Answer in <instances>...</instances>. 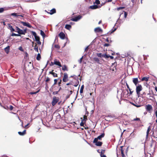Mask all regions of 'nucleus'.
Returning a JSON list of instances; mask_svg holds the SVG:
<instances>
[{
  "mask_svg": "<svg viewBox=\"0 0 157 157\" xmlns=\"http://www.w3.org/2000/svg\"><path fill=\"white\" fill-rule=\"evenodd\" d=\"M54 64L58 66L59 67H62V65L60 63L59 61H57L56 59H55L54 60Z\"/></svg>",
  "mask_w": 157,
  "mask_h": 157,
  "instance_id": "9b49d317",
  "label": "nucleus"
},
{
  "mask_svg": "<svg viewBox=\"0 0 157 157\" xmlns=\"http://www.w3.org/2000/svg\"><path fill=\"white\" fill-rule=\"evenodd\" d=\"M63 74L62 80L63 82H66L68 80V75L67 73H64Z\"/></svg>",
  "mask_w": 157,
  "mask_h": 157,
  "instance_id": "0eeeda50",
  "label": "nucleus"
},
{
  "mask_svg": "<svg viewBox=\"0 0 157 157\" xmlns=\"http://www.w3.org/2000/svg\"><path fill=\"white\" fill-rule=\"evenodd\" d=\"M45 11L47 12L48 13L51 15L55 13H56V10L54 8H53V9H52V10H51L50 11V12L47 11L46 10H45Z\"/></svg>",
  "mask_w": 157,
  "mask_h": 157,
  "instance_id": "4468645a",
  "label": "nucleus"
},
{
  "mask_svg": "<svg viewBox=\"0 0 157 157\" xmlns=\"http://www.w3.org/2000/svg\"><path fill=\"white\" fill-rule=\"evenodd\" d=\"M87 117L86 115H84L83 116V119H82V118H81V119H82V121H84L85 123L86 121Z\"/></svg>",
  "mask_w": 157,
  "mask_h": 157,
  "instance_id": "b1692460",
  "label": "nucleus"
},
{
  "mask_svg": "<svg viewBox=\"0 0 157 157\" xmlns=\"http://www.w3.org/2000/svg\"><path fill=\"white\" fill-rule=\"evenodd\" d=\"M19 49L21 51H23V49H22V47H19Z\"/></svg>",
  "mask_w": 157,
  "mask_h": 157,
  "instance_id": "680f3d73",
  "label": "nucleus"
},
{
  "mask_svg": "<svg viewBox=\"0 0 157 157\" xmlns=\"http://www.w3.org/2000/svg\"><path fill=\"white\" fill-rule=\"evenodd\" d=\"M54 70H52V71H50L49 73L52 74L54 77H56L58 76L57 74L53 72Z\"/></svg>",
  "mask_w": 157,
  "mask_h": 157,
  "instance_id": "f3484780",
  "label": "nucleus"
},
{
  "mask_svg": "<svg viewBox=\"0 0 157 157\" xmlns=\"http://www.w3.org/2000/svg\"><path fill=\"white\" fill-rule=\"evenodd\" d=\"M109 117H111L110 116H105V120L107 121H112V119H110L109 118Z\"/></svg>",
  "mask_w": 157,
  "mask_h": 157,
  "instance_id": "a878e982",
  "label": "nucleus"
},
{
  "mask_svg": "<svg viewBox=\"0 0 157 157\" xmlns=\"http://www.w3.org/2000/svg\"><path fill=\"white\" fill-rule=\"evenodd\" d=\"M110 45H111L110 44H109L105 43V44H104V47H108V46H110Z\"/></svg>",
  "mask_w": 157,
  "mask_h": 157,
  "instance_id": "49530a36",
  "label": "nucleus"
},
{
  "mask_svg": "<svg viewBox=\"0 0 157 157\" xmlns=\"http://www.w3.org/2000/svg\"><path fill=\"white\" fill-rule=\"evenodd\" d=\"M41 59V56L39 53H38L36 58V59L38 60H40Z\"/></svg>",
  "mask_w": 157,
  "mask_h": 157,
  "instance_id": "72a5a7b5",
  "label": "nucleus"
},
{
  "mask_svg": "<svg viewBox=\"0 0 157 157\" xmlns=\"http://www.w3.org/2000/svg\"><path fill=\"white\" fill-rule=\"evenodd\" d=\"M145 109L146 111L149 113H151L152 110V107L151 105L148 104L145 106Z\"/></svg>",
  "mask_w": 157,
  "mask_h": 157,
  "instance_id": "20e7f679",
  "label": "nucleus"
},
{
  "mask_svg": "<svg viewBox=\"0 0 157 157\" xmlns=\"http://www.w3.org/2000/svg\"><path fill=\"white\" fill-rule=\"evenodd\" d=\"M116 30V28H114V29H112V32H111V33H112L113 32H114Z\"/></svg>",
  "mask_w": 157,
  "mask_h": 157,
  "instance_id": "e2e57ef3",
  "label": "nucleus"
},
{
  "mask_svg": "<svg viewBox=\"0 0 157 157\" xmlns=\"http://www.w3.org/2000/svg\"><path fill=\"white\" fill-rule=\"evenodd\" d=\"M150 129H151V128H150V126H149L148 128H147V135H146V136H147V137L149 134V132L150 131Z\"/></svg>",
  "mask_w": 157,
  "mask_h": 157,
  "instance_id": "7c9ffc66",
  "label": "nucleus"
},
{
  "mask_svg": "<svg viewBox=\"0 0 157 157\" xmlns=\"http://www.w3.org/2000/svg\"><path fill=\"white\" fill-rule=\"evenodd\" d=\"M95 3L97 4V5L99 4H100V1L99 0H96Z\"/></svg>",
  "mask_w": 157,
  "mask_h": 157,
  "instance_id": "a19ab883",
  "label": "nucleus"
},
{
  "mask_svg": "<svg viewBox=\"0 0 157 157\" xmlns=\"http://www.w3.org/2000/svg\"><path fill=\"white\" fill-rule=\"evenodd\" d=\"M58 92H59V91H54L53 92L52 94L53 95H55V94H58Z\"/></svg>",
  "mask_w": 157,
  "mask_h": 157,
  "instance_id": "5fc2aeb1",
  "label": "nucleus"
},
{
  "mask_svg": "<svg viewBox=\"0 0 157 157\" xmlns=\"http://www.w3.org/2000/svg\"><path fill=\"white\" fill-rule=\"evenodd\" d=\"M109 57L111 59H113L114 57L112 56H109Z\"/></svg>",
  "mask_w": 157,
  "mask_h": 157,
  "instance_id": "774afa93",
  "label": "nucleus"
},
{
  "mask_svg": "<svg viewBox=\"0 0 157 157\" xmlns=\"http://www.w3.org/2000/svg\"><path fill=\"white\" fill-rule=\"evenodd\" d=\"M106 41L110 43H111L112 42V40H109V38H107V39L106 40Z\"/></svg>",
  "mask_w": 157,
  "mask_h": 157,
  "instance_id": "a18cd8bd",
  "label": "nucleus"
},
{
  "mask_svg": "<svg viewBox=\"0 0 157 157\" xmlns=\"http://www.w3.org/2000/svg\"><path fill=\"white\" fill-rule=\"evenodd\" d=\"M21 23L23 25L27 26L29 28H31L32 27V26L29 23H27L26 22L23 21H21Z\"/></svg>",
  "mask_w": 157,
  "mask_h": 157,
  "instance_id": "9d476101",
  "label": "nucleus"
},
{
  "mask_svg": "<svg viewBox=\"0 0 157 157\" xmlns=\"http://www.w3.org/2000/svg\"><path fill=\"white\" fill-rule=\"evenodd\" d=\"M18 134L21 136H23L26 134V130H25L23 132H18Z\"/></svg>",
  "mask_w": 157,
  "mask_h": 157,
  "instance_id": "412c9836",
  "label": "nucleus"
},
{
  "mask_svg": "<svg viewBox=\"0 0 157 157\" xmlns=\"http://www.w3.org/2000/svg\"><path fill=\"white\" fill-rule=\"evenodd\" d=\"M65 28L66 29L69 30L71 29V26L70 25L67 24L66 25Z\"/></svg>",
  "mask_w": 157,
  "mask_h": 157,
  "instance_id": "5701e85b",
  "label": "nucleus"
},
{
  "mask_svg": "<svg viewBox=\"0 0 157 157\" xmlns=\"http://www.w3.org/2000/svg\"><path fill=\"white\" fill-rule=\"evenodd\" d=\"M34 49L35 51L38 52V47L37 46L36 44H35V45L34 46Z\"/></svg>",
  "mask_w": 157,
  "mask_h": 157,
  "instance_id": "c756f323",
  "label": "nucleus"
},
{
  "mask_svg": "<svg viewBox=\"0 0 157 157\" xmlns=\"http://www.w3.org/2000/svg\"><path fill=\"white\" fill-rule=\"evenodd\" d=\"M124 15L125 17H126L127 15V13L126 12H124Z\"/></svg>",
  "mask_w": 157,
  "mask_h": 157,
  "instance_id": "052dcab7",
  "label": "nucleus"
},
{
  "mask_svg": "<svg viewBox=\"0 0 157 157\" xmlns=\"http://www.w3.org/2000/svg\"><path fill=\"white\" fill-rule=\"evenodd\" d=\"M4 10V9L3 8H0V13H2L3 12Z\"/></svg>",
  "mask_w": 157,
  "mask_h": 157,
  "instance_id": "13d9d810",
  "label": "nucleus"
},
{
  "mask_svg": "<svg viewBox=\"0 0 157 157\" xmlns=\"http://www.w3.org/2000/svg\"><path fill=\"white\" fill-rule=\"evenodd\" d=\"M59 98H57L56 97H53V100L52 101V104L53 106L55 105L59 101Z\"/></svg>",
  "mask_w": 157,
  "mask_h": 157,
  "instance_id": "423d86ee",
  "label": "nucleus"
},
{
  "mask_svg": "<svg viewBox=\"0 0 157 157\" xmlns=\"http://www.w3.org/2000/svg\"><path fill=\"white\" fill-rule=\"evenodd\" d=\"M9 27L10 28V30L11 32L15 31L14 29L13 28L12 26L11 25H9Z\"/></svg>",
  "mask_w": 157,
  "mask_h": 157,
  "instance_id": "473e14b6",
  "label": "nucleus"
},
{
  "mask_svg": "<svg viewBox=\"0 0 157 157\" xmlns=\"http://www.w3.org/2000/svg\"><path fill=\"white\" fill-rule=\"evenodd\" d=\"M132 82L136 86L137 85V84L139 83L138 78H133Z\"/></svg>",
  "mask_w": 157,
  "mask_h": 157,
  "instance_id": "f8f14e48",
  "label": "nucleus"
},
{
  "mask_svg": "<svg viewBox=\"0 0 157 157\" xmlns=\"http://www.w3.org/2000/svg\"><path fill=\"white\" fill-rule=\"evenodd\" d=\"M140 121V118H136L133 119V121Z\"/></svg>",
  "mask_w": 157,
  "mask_h": 157,
  "instance_id": "864d4df0",
  "label": "nucleus"
},
{
  "mask_svg": "<svg viewBox=\"0 0 157 157\" xmlns=\"http://www.w3.org/2000/svg\"><path fill=\"white\" fill-rule=\"evenodd\" d=\"M105 135V134L104 132L102 133L101 135L98 136L97 138H95L94 141L93 142H96L97 141H98V140H101V138L103 137Z\"/></svg>",
  "mask_w": 157,
  "mask_h": 157,
  "instance_id": "39448f33",
  "label": "nucleus"
},
{
  "mask_svg": "<svg viewBox=\"0 0 157 157\" xmlns=\"http://www.w3.org/2000/svg\"><path fill=\"white\" fill-rule=\"evenodd\" d=\"M10 49V46H8L4 48V51L7 54H8L9 52Z\"/></svg>",
  "mask_w": 157,
  "mask_h": 157,
  "instance_id": "6ab92c4d",
  "label": "nucleus"
},
{
  "mask_svg": "<svg viewBox=\"0 0 157 157\" xmlns=\"http://www.w3.org/2000/svg\"><path fill=\"white\" fill-rule=\"evenodd\" d=\"M40 90L39 89L37 91L35 92H30L29 93V94H36L38 92H39L40 91Z\"/></svg>",
  "mask_w": 157,
  "mask_h": 157,
  "instance_id": "cd10ccee",
  "label": "nucleus"
},
{
  "mask_svg": "<svg viewBox=\"0 0 157 157\" xmlns=\"http://www.w3.org/2000/svg\"><path fill=\"white\" fill-rule=\"evenodd\" d=\"M13 109V107L11 105H10V110H12Z\"/></svg>",
  "mask_w": 157,
  "mask_h": 157,
  "instance_id": "0e129e2a",
  "label": "nucleus"
},
{
  "mask_svg": "<svg viewBox=\"0 0 157 157\" xmlns=\"http://www.w3.org/2000/svg\"><path fill=\"white\" fill-rule=\"evenodd\" d=\"M16 31L15 32H17L18 34L20 35H25V33H27L26 29H25L23 30L20 29L19 28L17 27H16Z\"/></svg>",
  "mask_w": 157,
  "mask_h": 157,
  "instance_id": "f03ea898",
  "label": "nucleus"
},
{
  "mask_svg": "<svg viewBox=\"0 0 157 157\" xmlns=\"http://www.w3.org/2000/svg\"><path fill=\"white\" fill-rule=\"evenodd\" d=\"M82 17V16L81 15H79L74 18H72L71 20L74 21H77L81 18Z\"/></svg>",
  "mask_w": 157,
  "mask_h": 157,
  "instance_id": "1a4fd4ad",
  "label": "nucleus"
},
{
  "mask_svg": "<svg viewBox=\"0 0 157 157\" xmlns=\"http://www.w3.org/2000/svg\"><path fill=\"white\" fill-rule=\"evenodd\" d=\"M145 157H153L151 155V154L150 153H147V154H145Z\"/></svg>",
  "mask_w": 157,
  "mask_h": 157,
  "instance_id": "c9c22d12",
  "label": "nucleus"
},
{
  "mask_svg": "<svg viewBox=\"0 0 157 157\" xmlns=\"http://www.w3.org/2000/svg\"><path fill=\"white\" fill-rule=\"evenodd\" d=\"M59 36L61 39H65V35L63 32H60L59 34Z\"/></svg>",
  "mask_w": 157,
  "mask_h": 157,
  "instance_id": "2eb2a0df",
  "label": "nucleus"
},
{
  "mask_svg": "<svg viewBox=\"0 0 157 157\" xmlns=\"http://www.w3.org/2000/svg\"><path fill=\"white\" fill-rule=\"evenodd\" d=\"M58 79H55L54 80V83L53 84V85H56L57 84V82Z\"/></svg>",
  "mask_w": 157,
  "mask_h": 157,
  "instance_id": "79ce46f5",
  "label": "nucleus"
},
{
  "mask_svg": "<svg viewBox=\"0 0 157 157\" xmlns=\"http://www.w3.org/2000/svg\"><path fill=\"white\" fill-rule=\"evenodd\" d=\"M126 86H127V88L129 90H130V89H131L129 88V87L127 83H126Z\"/></svg>",
  "mask_w": 157,
  "mask_h": 157,
  "instance_id": "69168bd1",
  "label": "nucleus"
},
{
  "mask_svg": "<svg viewBox=\"0 0 157 157\" xmlns=\"http://www.w3.org/2000/svg\"><path fill=\"white\" fill-rule=\"evenodd\" d=\"M31 33L34 36L35 41H37L40 40V37L37 36L35 32L32 31L31 32Z\"/></svg>",
  "mask_w": 157,
  "mask_h": 157,
  "instance_id": "6e6552de",
  "label": "nucleus"
},
{
  "mask_svg": "<svg viewBox=\"0 0 157 157\" xmlns=\"http://www.w3.org/2000/svg\"><path fill=\"white\" fill-rule=\"evenodd\" d=\"M104 57L105 58H109V56L107 55L106 54H104Z\"/></svg>",
  "mask_w": 157,
  "mask_h": 157,
  "instance_id": "603ef678",
  "label": "nucleus"
},
{
  "mask_svg": "<svg viewBox=\"0 0 157 157\" xmlns=\"http://www.w3.org/2000/svg\"><path fill=\"white\" fill-rule=\"evenodd\" d=\"M121 149L119 150V153H121V155L122 157H126L125 155L124 154V153L125 152L126 155H127V153L128 151V148H126L124 146H121L120 147Z\"/></svg>",
  "mask_w": 157,
  "mask_h": 157,
  "instance_id": "f257e3e1",
  "label": "nucleus"
},
{
  "mask_svg": "<svg viewBox=\"0 0 157 157\" xmlns=\"http://www.w3.org/2000/svg\"><path fill=\"white\" fill-rule=\"evenodd\" d=\"M54 47L56 48H60V47L59 45L58 44H55L54 45Z\"/></svg>",
  "mask_w": 157,
  "mask_h": 157,
  "instance_id": "c03bdc74",
  "label": "nucleus"
},
{
  "mask_svg": "<svg viewBox=\"0 0 157 157\" xmlns=\"http://www.w3.org/2000/svg\"><path fill=\"white\" fill-rule=\"evenodd\" d=\"M97 56L98 57L100 58L104 56V54H102L101 53H97Z\"/></svg>",
  "mask_w": 157,
  "mask_h": 157,
  "instance_id": "c85d7f7f",
  "label": "nucleus"
},
{
  "mask_svg": "<svg viewBox=\"0 0 157 157\" xmlns=\"http://www.w3.org/2000/svg\"><path fill=\"white\" fill-rule=\"evenodd\" d=\"M136 86V94L138 95H139L140 94V91L142 90L143 88L142 86L140 84H139L137 86Z\"/></svg>",
  "mask_w": 157,
  "mask_h": 157,
  "instance_id": "7ed1b4c3",
  "label": "nucleus"
},
{
  "mask_svg": "<svg viewBox=\"0 0 157 157\" xmlns=\"http://www.w3.org/2000/svg\"><path fill=\"white\" fill-rule=\"evenodd\" d=\"M61 82H62V80L61 79H60V80L59 82L58 83V84L59 86H61L60 84L61 83Z\"/></svg>",
  "mask_w": 157,
  "mask_h": 157,
  "instance_id": "4d7b16f0",
  "label": "nucleus"
},
{
  "mask_svg": "<svg viewBox=\"0 0 157 157\" xmlns=\"http://www.w3.org/2000/svg\"><path fill=\"white\" fill-rule=\"evenodd\" d=\"M83 58V56H82L80 59L79 60H78V61L79 63H81L82 62V59Z\"/></svg>",
  "mask_w": 157,
  "mask_h": 157,
  "instance_id": "de8ad7c7",
  "label": "nucleus"
},
{
  "mask_svg": "<svg viewBox=\"0 0 157 157\" xmlns=\"http://www.w3.org/2000/svg\"><path fill=\"white\" fill-rule=\"evenodd\" d=\"M36 41V43L38 44H39V45H40L41 44V43L40 41V40H39Z\"/></svg>",
  "mask_w": 157,
  "mask_h": 157,
  "instance_id": "8fccbe9b",
  "label": "nucleus"
},
{
  "mask_svg": "<svg viewBox=\"0 0 157 157\" xmlns=\"http://www.w3.org/2000/svg\"><path fill=\"white\" fill-rule=\"evenodd\" d=\"M11 15L12 16H15V17H17L18 16H21L22 17H23V16H24L23 15H17V13H12L11 14Z\"/></svg>",
  "mask_w": 157,
  "mask_h": 157,
  "instance_id": "bb28decb",
  "label": "nucleus"
},
{
  "mask_svg": "<svg viewBox=\"0 0 157 157\" xmlns=\"http://www.w3.org/2000/svg\"><path fill=\"white\" fill-rule=\"evenodd\" d=\"M131 103L133 105L135 106H136L137 107H140V105H135V104H134V103Z\"/></svg>",
  "mask_w": 157,
  "mask_h": 157,
  "instance_id": "3c124183",
  "label": "nucleus"
},
{
  "mask_svg": "<svg viewBox=\"0 0 157 157\" xmlns=\"http://www.w3.org/2000/svg\"><path fill=\"white\" fill-rule=\"evenodd\" d=\"M40 34L41 35L44 37V38L45 36V35L44 33V32L42 30H40Z\"/></svg>",
  "mask_w": 157,
  "mask_h": 157,
  "instance_id": "2f4dec72",
  "label": "nucleus"
},
{
  "mask_svg": "<svg viewBox=\"0 0 157 157\" xmlns=\"http://www.w3.org/2000/svg\"><path fill=\"white\" fill-rule=\"evenodd\" d=\"M73 82L72 81H70L69 82L66 84V85L68 86L70 85H72Z\"/></svg>",
  "mask_w": 157,
  "mask_h": 157,
  "instance_id": "37998d69",
  "label": "nucleus"
},
{
  "mask_svg": "<svg viewBox=\"0 0 157 157\" xmlns=\"http://www.w3.org/2000/svg\"><path fill=\"white\" fill-rule=\"evenodd\" d=\"M94 60L97 62V63L99 64H101L102 62L97 57H94L93 59Z\"/></svg>",
  "mask_w": 157,
  "mask_h": 157,
  "instance_id": "ddd939ff",
  "label": "nucleus"
},
{
  "mask_svg": "<svg viewBox=\"0 0 157 157\" xmlns=\"http://www.w3.org/2000/svg\"><path fill=\"white\" fill-rule=\"evenodd\" d=\"M11 36H20V35L19 34H16L13 33L11 34Z\"/></svg>",
  "mask_w": 157,
  "mask_h": 157,
  "instance_id": "58836bf2",
  "label": "nucleus"
},
{
  "mask_svg": "<svg viewBox=\"0 0 157 157\" xmlns=\"http://www.w3.org/2000/svg\"><path fill=\"white\" fill-rule=\"evenodd\" d=\"M149 79V77H144L143 78H142V79H141V81H144L146 82H147L148 81Z\"/></svg>",
  "mask_w": 157,
  "mask_h": 157,
  "instance_id": "4be33fe9",
  "label": "nucleus"
},
{
  "mask_svg": "<svg viewBox=\"0 0 157 157\" xmlns=\"http://www.w3.org/2000/svg\"><path fill=\"white\" fill-rule=\"evenodd\" d=\"M84 121H82L80 123V125L82 126H84Z\"/></svg>",
  "mask_w": 157,
  "mask_h": 157,
  "instance_id": "09e8293b",
  "label": "nucleus"
},
{
  "mask_svg": "<svg viewBox=\"0 0 157 157\" xmlns=\"http://www.w3.org/2000/svg\"><path fill=\"white\" fill-rule=\"evenodd\" d=\"M84 87V86L83 85H82L81 86V88L80 89V92L81 94L82 93H83Z\"/></svg>",
  "mask_w": 157,
  "mask_h": 157,
  "instance_id": "f704fd0d",
  "label": "nucleus"
},
{
  "mask_svg": "<svg viewBox=\"0 0 157 157\" xmlns=\"http://www.w3.org/2000/svg\"><path fill=\"white\" fill-rule=\"evenodd\" d=\"M94 31L95 32H100L102 31V30L99 27L96 28L94 29Z\"/></svg>",
  "mask_w": 157,
  "mask_h": 157,
  "instance_id": "a211bd4d",
  "label": "nucleus"
},
{
  "mask_svg": "<svg viewBox=\"0 0 157 157\" xmlns=\"http://www.w3.org/2000/svg\"><path fill=\"white\" fill-rule=\"evenodd\" d=\"M100 7V6H98L97 5H94L90 6V8L92 9H95Z\"/></svg>",
  "mask_w": 157,
  "mask_h": 157,
  "instance_id": "aec40b11",
  "label": "nucleus"
},
{
  "mask_svg": "<svg viewBox=\"0 0 157 157\" xmlns=\"http://www.w3.org/2000/svg\"><path fill=\"white\" fill-rule=\"evenodd\" d=\"M105 150H102V151H101V152L100 156L104 155V153H105Z\"/></svg>",
  "mask_w": 157,
  "mask_h": 157,
  "instance_id": "ea45409f",
  "label": "nucleus"
},
{
  "mask_svg": "<svg viewBox=\"0 0 157 157\" xmlns=\"http://www.w3.org/2000/svg\"><path fill=\"white\" fill-rule=\"evenodd\" d=\"M156 147V146H155V147L153 148L152 150V151H151V150L150 151L151 153H152V151H154L155 150V149Z\"/></svg>",
  "mask_w": 157,
  "mask_h": 157,
  "instance_id": "bf43d9fd",
  "label": "nucleus"
},
{
  "mask_svg": "<svg viewBox=\"0 0 157 157\" xmlns=\"http://www.w3.org/2000/svg\"><path fill=\"white\" fill-rule=\"evenodd\" d=\"M155 142L152 141L150 145V147L152 148L153 145L155 144Z\"/></svg>",
  "mask_w": 157,
  "mask_h": 157,
  "instance_id": "4c0bfd02",
  "label": "nucleus"
},
{
  "mask_svg": "<svg viewBox=\"0 0 157 157\" xmlns=\"http://www.w3.org/2000/svg\"><path fill=\"white\" fill-rule=\"evenodd\" d=\"M50 78L48 77H47V78H46V79L45 80V82H47L50 81Z\"/></svg>",
  "mask_w": 157,
  "mask_h": 157,
  "instance_id": "6e6d98bb",
  "label": "nucleus"
},
{
  "mask_svg": "<svg viewBox=\"0 0 157 157\" xmlns=\"http://www.w3.org/2000/svg\"><path fill=\"white\" fill-rule=\"evenodd\" d=\"M124 8H125L124 7H120L117 8V10L119 11L120 10H122Z\"/></svg>",
  "mask_w": 157,
  "mask_h": 157,
  "instance_id": "e433bc0d",
  "label": "nucleus"
},
{
  "mask_svg": "<svg viewBox=\"0 0 157 157\" xmlns=\"http://www.w3.org/2000/svg\"><path fill=\"white\" fill-rule=\"evenodd\" d=\"M94 144H95V145L97 146H101L102 144V142L97 141L96 142H93Z\"/></svg>",
  "mask_w": 157,
  "mask_h": 157,
  "instance_id": "dca6fc26",
  "label": "nucleus"
},
{
  "mask_svg": "<svg viewBox=\"0 0 157 157\" xmlns=\"http://www.w3.org/2000/svg\"><path fill=\"white\" fill-rule=\"evenodd\" d=\"M62 69L63 71H68V69L66 65H64L62 67Z\"/></svg>",
  "mask_w": 157,
  "mask_h": 157,
  "instance_id": "393cba45",
  "label": "nucleus"
},
{
  "mask_svg": "<svg viewBox=\"0 0 157 157\" xmlns=\"http://www.w3.org/2000/svg\"><path fill=\"white\" fill-rule=\"evenodd\" d=\"M2 107H3L4 109H8V107L7 106H2Z\"/></svg>",
  "mask_w": 157,
  "mask_h": 157,
  "instance_id": "338daca9",
  "label": "nucleus"
}]
</instances>
